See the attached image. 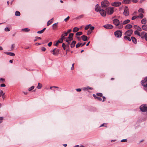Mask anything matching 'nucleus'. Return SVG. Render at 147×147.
Instances as JSON below:
<instances>
[{
  "instance_id": "b1692460",
  "label": "nucleus",
  "mask_w": 147,
  "mask_h": 147,
  "mask_svg": "<svg viewBox=\"0 0 147 147\" xmlns=\"http://www.w3.org/2000/svg\"><path fill=\"white\" fill-rule=\"evenodd\" d=\"M142 28L143 30L147 31V25H143L142 26Z\"/></svg>"
},
{
  "instance_id": "72a5a7b5",
  "label": "nucleus",
  "mask_w": 147,
  "mask_h": 147,
  "mask_svg": "<svg viewBox=\"0 0 147 147\" xmlns=\"http://www.w3.org/2000/svg\"><path fill=\"white\" fill-rule=\"evenodd\" d=\"M140 32H139L138 31L136 30L134 32V34L135 35H138L139 36H140Z\"/></svg>"
},
{
  "instance_id": "1a4fd4ad",
  "label": "nucleus",
  "mask_w": 147,
  "mask_h": 147,
  "mask_svg": "<svg viewBox=\"0 0 147 147\" xmlns=\"http://www.w3.org/2000/svg\"><path fill=\"white\" fill-rule=\"evenodd\" d=\"M100 15L103 17H105L106 16V10L103 9H101L99 11Z\"/></svg>"
},
{
  "instance_id": "680f3d73",
  "label": "nucleus",
  "mask_w": 147,
  "mask_h": 147,
  "mask_svg": "<svg viewBox=\"0 0 147 147\" xmlns=\"http://www.w3.org/2000/svg\"><path fill=\"white\" fill-rule=\"evenodd\" d=\"M102 98H103L102 101L104 102V101H105V100H106V98H105V97L104 96H102Z\"/></svg>"
},
{
  "instance_id": "69168bd1",
  "label": "nucleus",
  "mask_w": 147,
  "mask_h": 147,
  "mask_svg": "<svg viewBox=\"0 0 147 147\" xmlns=\"http://www.w3.org/2000/svg\"><path fill=\"white\" fill-rule=\"evenodd\" d=\"M71 31V29H69L67 31V32H66L67 34H68Z\"/></svg>"
},
{
  "instance_id": "a18cd8bd",
  "label": "nucleus",
  "mask_w": 147,
  "mask_h": 147,
  "mask_svg": "<svg viewBox=\"0 0 147 147\" xmlns=\"http://www.w3.org/2000/svg\"><path fill=\"white\" fill-rule=\"evenodd\" d=\"M144 38H145L146 40L147 41V32H146L145 36H144Z\"/></svg>"
},
{
  "instance_id": "ddd939ff",
  "label": "nucleus",
  "mask_w": 147,
  "mask_h": 147,
  "mask_svg": "<svg viewBox=\"0 0 147 147\" xmlns=\"http://www.w3.org/2000/svg\"><path fill=\"white\" fill-rule=\"evenodd\" d=\"M104 27L107 29H111L113 28V26L111 24H107L103 26Z\"/></svg>"
},
{
  "instance_id": "4468645a",
  "label": "nucleus",
  "mask_w": 147,
  "mask_h": 147,
  "mask_svg": "<svg viewBox=\"0 0 147 147\" xmlns=\"http://www.w3.org/2000/svg\"><path fill=\"white\" fill-rule=\"evenodd\" d=\"M93 96L94 97L95 99H97L98 101H100L102 100V98L101 97L97 96L95 94H93Z\"/></svg>"
},
{
  "instance_id": "e2e57ef3",
  "label": "nucleus",
  "mask_w": 147,
  "mask_h": 147,
  "mask_svg": "<svg viewBox=\"0 0 147 147\" xmlns=\"http://www.w3.org/2000/svg\"><path fill=\"white\" fill-rule=\"evenodd\" d=\"M0 80L1 81H2L3 82H4L5 81L4 79L2 78H0Z\"/></svg>"
},
{
  "instance_id": "f704fd0d",
  "label": "nucleus",
  "mask_w": 147,
  "mask_h": 147,
  "mask_svg": "<svg viewBox=\"0 0 147 147\" xmlns=\"http://www.w3.org/2000/svg\"><path fill=\"white\" fill-rule=\"evenodd\" d=\"M142 13H140L139 15L137 16L138 18H140L141 19L142 18L144 17V15Z\"/></svg>"
},
{
  "instance_id": "9d476101",
  "label": "nucleus",
  "mask_w": 147,
  "mask_h": 147,
  "mask_svg": "<svg viewBox=\"0 0 147 147\" xmlns=\"http://www.w3.org/2000/svg\"><path fill=\"white\" fill-rule=\"evenodd\" d=\"M113 23L116 26H120V23L119 21L117 19H114L113 20Z\"/></svg>"
},
{
  "instance_id": "37998d69",
  "label": "nucleus",
  "mask_w": 147,
  "mask_h": 147,
  "mask_svg": "<svg viewBox=\"0 0 147 147\" xmlns=\"http://www.w3.org/2000/svg\"><path fill=\"white\" fill-rule=\"evenodd\" d=\"M91 25L90 24L89 25H87L85 28V30H88L89 28V26H90Z\"/></svg>"
},
{
  "instance_id": "774afa93",
  "label": "nucleus",
  "mask_w": 147,
  "mask_h": 147,
  "mask_svg": "<svg viewBox=\"0 0 147 147\" xmlns=\"http://www.w3.org/2000/svg\"><path fill=\"white\" fill-rule=\"evenodd\" d=\"M0 86L2 87H4L5 86V84H1Z\"/></svg>"
},
{
  "instance_id": "7c9ffc66",
  "label": "nucleus",
  "mask_w": 147,
  "mask_h": 147,
  "mask_svg": "<svg viewBox=\"0 0 147 147\" xmlns=\"http://www.w3.org/2000/svg\"><path fill=\"white\" fill-rule=\"evenodd\" d=\"M42 87V85L41 84L38 83V85L37 87V88L38 89H40Z\"/></svg>"
},
{
  "instance_id": "20e7f679",
  "label": "nucleus",
  "mask_w": 147,
  "mask_h": 147,
  "mask_svg": "<svg viewBox=\"0 0 147 147\" xmlns=\"http://www.w3.org/2000/svg\"><path fill=\"white\" fill-rule=\"evenodd\" d=\"M130 22V20H129L127 19L126 20L124 21L122 23H120V26L118 27L119 29H121L123 28V25L127 24L129 23Z\"/></svg>"
},
{
  "instance_id": "9b49d317",
  "label": "nucleus",
  "mask_w": 147,
  "mask_h": 147,
  "mask_svg": "<svg viewBox=\"0 0 147 147\" xmlns=\"http://www.w3.org/2000/svg\"><path fill=\"white\" fill-rule=\"evenodd\" d=\"M121 4V3L120 2H115L112 3V5L113 6L118 7Z\"/></svg>"
},
{
  "instance_id": "a878e982",
  "label": "nucleus",
  "mask_w": 147,
  "mask_h": 147,
  "mask_svg": "<svg viewBox=\"0 0 147 147\" xmlns=\"http://www.w3.org/2000/svg\"><path fill=\"white\" fill-rule=\"evenodd\" d=\"M138 12L141 13H144V9L142 8H140L138 10Z\"/></svg>"
},
{
  "instance_id": "a211bd4d",
  "label": "nucleus",
  "mask_w": 147,
  "mask_h": 147,
  "mask_svg": "<svg viewBox=\"0 0 147 147\" xmlns=\"http://www.w3.org/2000/svg\"><path fill=\"white\" fill-rule=\"evenodd\" d=\"M131 0H123L122 3L126 4H129L131 2Z\"/></svg>"
},
{
  "instance_id": "c85d7f7f",
  "label": "nucleus",
  "mask_w": 147,
  "mask_h": 147,
  "mask_svg": "<svg viewBox=\"0 0 147 147\" xmlns=\"http://www.w3.org/2000/svg\"><path fill=\"white\" fill-rule=\"evenodd\" d=\"M30 30V29L28 28H25L22 29V31H24L25 32H28Z\"/></svg>"
},
{
  "instance_id": "0e129e2a",
  "label": "nucleus",
  "mask_w": 147,
  "mask_h": 147,
  "mask_svg": "<svg viewBox=\"0 0 147 147\" xmlns=\"http://www.w3.org/2000/svg\"><path fill=\"white\" fill-rule=\"evenodd\" d=\"M76 90L77 92H80L81 90V89L80 88H77L76 89Z\"/></svg>"
},
{
  "instance_id": "f3484780",
  "label": "nucleus",
  "mask_w": 147,
  "mask_h": 147,
  "mask_svg": "<svg viewBox=\"0 0 147 147\" xmlns=\"http://www.w3.org/2000/svg\"><path fill=\"white\" fill-rule=\"evenodd\" d=\"M134 27L136 29H137L138 31H141L142 30V28L139 26L137 25H134Z\"/></svg>"
},
{
  "instance_id": "c9c22d12",
  "label": "nucleus",
  "mask_w": 147,
  "mask_h": 147,
  "mask_svg": "<svg viewBox=\"0 0 147 147\" xmlns=\"http://www.w3.org/2000/svg\"><path fill=\"white\" fill-rule=\"evenodd\" d=\"M15 15L16 16H19L20 15V13L18 11H16L15 13Z\"/></svg>"
},
{
  "instance_id": "3c124183",
  "label": "nucleus",
  "mask_w": 147,
  "mask_h": 147,
  "mask_svg": "<svg viewBox=\"0 0 147 147\" xmlns=\"http://www.w3.org/2000/svg\"><path fill=\"white\" fill-rule=\"evenodd\" d=\"M55 49H54L52 51H51V53H52L53 55H55Z\"/></svg>"
},
{
  "instance_id": "4d7b16f0",
  "label": "nucleus",
  "mask_w": 147,
  "mask_h": 147,
  "mask_svg": "<svg viewBox=\"0 0 147 147\" xmlns=\"http://www.w3.org/2000/svg\"><path fill=\"white\" fill-rule=\"evenodd\" d=\"M43 31L42 30H40V31H38L37 32V33H38V34H42V33H43Z\"/></svg>"
},
{
  "instance_id": "f03ea898",
  "label": "nucleus",
  "mask_w": 147,
  "mask_h": 147,
  "mask_svg": "<svg viewBox=\"0 0 147 147\" xmlns=\"http://www.w3.org/2000/svg\"><path fill=\"white\" fill-rule=\"evenodd\" d=\"M106 13L108 15H112L114 12V9L113 7H109L105 9Z\"/></svg>"
},
{
  "instance_id": "49530a36",
  "label": "nucleus",
  "mask_w": 147,
  "mask_h": 147,
  "mask_svg": "<svg viewBox=\"0 0 147 147\" xmlns=\"http://www.w3.org/2000/svg\"><path fill=\"white\" fill-rule=\"evenodd\" d=\"M34 87L33 86H32L29 88L28 90L29 91H30L32 90H33V89H34Z\"/></svg>"
},
{
  "instance_id": "338daca9",
  "label": "nucleus",
  "mask_w": 147,
  "mask_h": 147,
  "mask_svg": "<svg viewBox=\"0 0 147 147\" xmlns=\"http://www.w3.org/2000/svg\"><path fill=\"white\" fill-rule=\"evenodd\" d=\"M5 95V93H3L2 95H1V96L3 98V99H4L5 98V96H4Z\"/></svg>"
},
{
  "instance_id": "5fc2aeb1",
  "label": "nucleus",
  "mask_w": 147,
  "mask_h": 147,
  "mask_svg": "<svg viewBox=\"0 0 147 147\" xmlns=\"http://www.w3.org/2000/svg\"><path fill=\"white\" fill-rule=\"evenodd\" d=\"M127 139H123L121 140V142H127Z\"/></svg>"
},
{
  "instance_id": "aec40b11",
  "label": "nucleus",
  "mask_w": 147,
  "mask_h": 147,
  "mask_svg": "<svg viewBox=\"0 0 147 147\" xmlns=\"http://www.w3.org/2000/svg\"><path fill=\"white\" fill-rule=\"evenodd\" d=\"M130 36H125L124 37V39L125 40H128L129 41H131V38L129 37Z\"/></svg>"
},
{
  "instance_id": "bb28decb",
  "label": "nucleus",
  "mask_w": 147,
  "mask_h": 147,
  "mask_svg": "<svg viewBox=\"0 0 147 147\" xmlns=\"http://www.w3.org/2000/svg\"><path fill=\"white\" fill-rule=\"evenodd\" d=\"M79 29L77 27H74L73 30V31L74 32H76L79 30Z\"/></svg>"
},
{
  "instance_id": "7ed1b4c3",
  "label": "nucleus",
  "mask_w": 147,
  "mask_h": 147,
  "mask_svg": "<svg viewBox=\"0 0 147 147\" xmlns=\"http://www.w3.org/2000/svg\"><path fill=\"white\" fill-rule=\"evenodd\" d=\"M114 34L116 37L119 38L121 36L122 32L120 30H117L115 32Z\"/></svg>"
},
{
  "instance_id": "5701e85b",
  "label": "nucleus",
  "mask_w": 147,
  "mask_h": 147,
  "mask_svg": "<svg viewBox=\"0 0 147 147\" xmlns=\"http://www.w3.org/2000/svg\"><path fill=\"white\" fill-rule=\"evenodd\" d=\"M53 21V18H52L50 20H49L47 22V26H48L50 25Z\"/></svg>"
},
{
  "instance_id": "603ef678",
  "label": "nucleus",
  "mask_w": 147,
  "mask_h": 147,
  "mask_svg": "<svg viewBox=\"0 0 147 147\" xmlns=\"http://www.w3.org/2000/svg\"><path fill=\"white\" fill-rule=\"evenodd\" d=\"M89 88H88V86L87 87H84V88H83V89L84 90H89V89H88Z\"/></svg>"
},
{
  "instance_id": "13d9d810",
  "label": "nucleus",
  "mask_w": 147,
  "mask_h": 147,
  "mask_svg": "<svg viewBox=\"0 0 147 147\" xmlns=\"http://www.w3.org/2000/svg\"><path fill=\"white\" fill-rule=\"evenodd\" d=\"M46 50V48L44 47H42L41 48V50L42 51H45Z\"/></svg>"
},
{
  "instance_id": "8fccbe9b",
  "label": "nucleus",
  "mask_w": 147,
  "mask_h": 147,
  "mask_svg": "<svg viewBox=\"0 0 147 147\" xmlns=\"http://www.w3.org/2000/svg\"><path fill=\"white\" fill-rule=\"evenodd\" d=\"M92 32V31L89 30L87 32V35H89Z\"/></svg>"
},
{
  "instance_id": "2eb2a0df",
  "label": "nucleus",
  "mask_w": 147,
  "mask_h": 147,
  "mask_svg": "<svg viewBox=\"0 0 147 147\" xmlns=\"http://www.w3.org/2000/svg\"><path fill=\"white\" fill-rule=\"evenodd\" d=\"M146 32H142L141 33H140L139 36L142 39H144V36H145Z\"/></svg>"
},
{
  "instance_id": "4c0bfd02",
  "label": "nucleus",
  "mask_w": 147,
  "mask_h": 147,
  "mask_svg": "<svg viewBox=\"0 0 147 147\" xmlns=\"http://www.w3.org/2000/svg\"><path fill=\"white\" fill-rule=\"evenodd\" d=\"M82 45V43L81 42H78L76 45V47L77 48L79 47Z\"/></svg>"
},
{
  "instance_id": "6ab92c4d",
  "label": "nucleus",
  "mask_w": 147,
  "mask_h": 147,
  "mask_svg": "<svg viewBox=\"0 0 147 147\" xmlns=\"http://www.w3.org/2000/svg\"><path fill=\"white\" fill-rule=\"evenodd\" d=\"M132 27V26L131 24H128L126 25L125 27V29H129L131 28Z\"/></svg>"
},
{
  "instance_id": "bf43d9fd",
  "label": "nucleus",
  "mask_w": 147,
  "mask_h": 147,
  "mask_svg": "<svg viewBox=\"0 0 147 147\" xmlns=\"http://www.w3.org/2000/svg\"><path fill=\"white\" fill-rule=\"evenodd\" d=\"M52 42H50L48 44V46L49 47H50L52 44Z\"/></svg>"
},
{
  "instance_id": "393cba45",
  "label": "nucleus",
  "mask_w": 147,
  "mask_h": 147,
  "mask_svg": "<svg viewBox=\"0 0 147 147\" xmlns=\"http://www.w3.org/2000/svg\"><path fill=\"white\" fill-rule=\"evenodd\" d=\"M76 43V41H75L74 40L71 43V44H70L71 47V48H72L74 47Z\"/></svg>"
},
{
  "instance_id": "f8f14e48",
  "label": "nucleus",
  "mask_w": 147,
  "mask_h": 147,
  "mask_svg": "<svg viewBox=\"0 0 147 147\" xmlns=\"http://www.w3.org/2000/svg\"><path fill=\"white\" fill-rule=\"evenodd\" d=\"M101 9V7H100L98 4H97L96 5L95 7V11L97 12H98Z\"/></svg>"
},
{
  "instance_id": "4be33fe9",
  "label": "nucleus",
  "mask_w": 147,
  "mask_h": 147,
  "mask_svg": "<svg viewBox=\"0 0 147 147\" xmlns=\"http://www.w3.org/2000/svg\"><path fill=\"white\" fill-rule=\"evenodd\" d=\"M147 82V77L145 78L143 80L141 81L142 85L144 84H145L146 82Z\"/></svg>"
},
{
  "instance_id": "423d86ee",
  "label": "nucleus",
  "mask_w": 147,
  "mask_h": 147,
  "mask_svg": "<svg viewBox=\"0 0 147 147\" xmlns=\"http://www.w3.org/2000/svg\"><path fill=\"white\" fill-rule=\"evenodd\" d=\"M140 108L141 111H146L147 110V105H142L140 107Z\"/></svg>"
},
{
  "instance_id": "c03bdc74",
  "label": "nucleus",
  "mask_w": 147,
  "mask_h": 147,
  "mask_svg": "<svg viewBox=\"0 0 147 147\" xmlns=\"http://www.w3.org/2000/svg\"><path fill=\"white\" fill-rule=\"evenodd\" d=\"M137 18H138V16H135L133 17H132L131 18V20H134L136 19Z\"/></svg>"
},
{
  "instance_id": "864d4df0",
  "label": "nucleus",
  "mask_w": 147,
  "mask_h": 147,
  "mask_svg": "<svg viewBox=\"0 0 147 147\" xmlns=\"http://www.w3.org/2000/svg\"><path fill=\"white\" fill-rule=\"evenodd\" d=\"M145 88H147V83L146 84H143L142 85Z\"/></svg>"
},
{
  "instance_id": "412c9836",
  "label": "nucleus",
  "mask_w": 147,
  "mask_h": 147,
  "mask_svg": "<svg viewBox=\"0 0 147 147\" xmlns=\"http://www.w3.org/2000/svg\"><path fill=\"white\" fill-rule=\"evenodd\" d=\"M81 37L84 41H86L87 40V37L86 36L82 35L81 36Z\"/></svg>"
},
{
  "instance_id": "f257e3e1",
  "label": "nucleus",
  "mask_w": 147,
  "mask_h": 147,
  "mask_svg": "<svg viewBox=\"0 0 147 147\" xmlns=\"http://www.w3.org/2000/svg\"><path fill=\"white\" fill-rule=\"evenodd\" d=\"M109 4V1L107 0L102 1L101 3V7L102 8H107Z\"/></svg>"
},
{
  "instance_id": "79ce46f5",
  "label": "nucleus",
  "mask_w": 147,
  "mask_h": 147,
  "mask_svg": "<svg viewBox=\"0 0 147 147\" xmlns=\"http://www.w3.org/2000/svg\"><path fill=\"white\" fill-rule=\"evenodd\" d=\"M63 39L61 38L59 40H58L57 42L58 43H62L63 42Z\"/></svg>"
},
{
  "instance_id": "dca6fc26",
  "label": "nucleus",
  "mask_w": 147,
  "mask_h": 147,
  "mask_svg": "<svg viewBox=\"0 0 147 147\" xmlns=\"http://www.w3.org/2000/svg\"><path fill=\"white\" fill-rule=\"evenodd\" d=\"M131 40L132 42L135 44H136L137 43V40L136 38L134 37L131 36Z\"/></svg>"
},
{
  "instance_id": "e433bc0d",
  "label": "nucleus",
  "mask_w": 147,
  "mask_h": 147,
  "mask_svg": "<svg viewBox=\"0 0 147 147\" xmlns=\"http://www.w3.org/2000/svg\"><path fill=\"white\" fill-rule=\"evenodd\" d=\"M55 55H57L59 52V50L58 49H55Z\"/></svg>"
},
{
  "instance_id": "de8ad7c7",
  "label": "nucleus",
  "mask_w": 147,
  "mask_h": 147,
  "mask_svg": "<svg viewBox=\"0 0 147 147\" xmlns=\"http://www.w3.org/2000/svg\"><path fill=\"white\" fill-rule=\"evenodd\" d=\"M15 47V44H13L11 45V50H13V49Z\"/></svg>"
},
{
  "instance_id": "39448f33",
  "label": "nucleus",
  "mask_w": 147,
  "mask_h": 147,
  "mask_svg": "<svg viewBox=\"0 0 147 147\" xmlns=\"http://www.w3.org/2000/svg\"><path fill=\"white\" fill-rule=\"evenodd\" d=\"M73 33H70L69 36L68 37V38L69 39L68 40L66 39V42H68V45H69L70 43V42L71 40H72L73 39V36L74 35Z\"/></svg>"
},
{
  "instance_id": "cd10ccee",
  "label": "nucleus",
  "mask_w": 147,
  "mask_h": 147,
  "mask_svg": "<svg viewBox=\"0 0 147 147\" xmlns=\"http://www.w3.org/2000/svg\"><path fill=\"white\" fill-rule=\"evenodd\" d=\"M68 34L66 32H65L64 34H62L61 36V38H62V39L65 38L64 37L65 36H67Z\"/></svg>"
},
{
  "instance_id": "0eeeda50",
  "label": "nucleus",
  "mask_w": 147,
  "mask_h": 147,
  "mask_svg": "<svg viewBox=\"0 0 147 147\" xmlns=\"http://www.w3.org/2000/svg\"><path fill=\"white\" fill-rule=\"evenodd\" d=\"M133 30L132 29H130L127 31L125 33V36H130L133 32Z\"/></svg>"
},
{
  "instance_id": "c756f323",
  "label": "nucleus",
  "mask_w": 147,
  "mask_h": 147,
  "mask_svg": "<svg viewBox=\"0 0 147 147\" xmlns=\"http://www.w3.org/2000/svg\"><path fill=\"white\" fill-rule=\"evenodd\" d=\"M146 18L142 19L141 21V22L142 24H145L146 23Z\"/></svg>"
},
{
  "instance_id": "ea45409f",
  "label": "nucleus",
  "mask_w": 147,
  "mask_h": 147,
  "mask_svg": "<svg viewBox=\"0 0 147 147\" xmlns=\"http://www.w3.org/2000/svg\"><path fill=\"white\" fill-rule=\"evenodd\" d=\"M83 17H84V15H80L79 16H78L77 17H76V19H78L80 18H83Z\"/></svg>"
},
{
  "instance_id": "6e6552de",
  "label": "nucleus",
  "mask_w": 147,
  "mask_h": 147,
  "mask_svg": "<svg viewBox=\"0 0 147 147\" xmlns=\"http://www.w3.org/2000/svg\"><path fill=\"white\" fill-rule=\"evenodd\" d=\"M123 13L124 15L125 16H128L129 15L128 8L127 6H125V7Z\"/></svg>"
},
{
  "instance_id": "58836bf2",
  "label": "nucleus",
  "mask_w": 147,
  "mask_h": 147,
  "mask_svg": "<svg viewBox=\"0 0 147 147\" xmlns=\"http://www.w3.org/2000/svg\"><path fill=\"white\" fill-rule=\"evenodd\" d=\"M82 32H79L76 33V35L77 36H80L82 35Z\"/></svg>"
},
{
  "instance_id": "052dcab7",
  "label": "nucleus",
  "mask_w": 147,
  "mask_h": 147,
  "mask_svg": "<svg viewBox=\"0 0 147 147\" xmlns=\"http://www.w3.org/2000/svg\"><path fill=\"white\" fill-rule=\"evenodd\" d=\"M69 18V17L68 16L66 18L64 19V21L66 22L67 20H68Z\"/></svg>"
},
{
  "instance_id": "09e8293b",
  "label": "nucleus",
  "mask_w": 147,
  "mask_h": 147,
  "mask_svg": "<svg viewBox=\"0 0 147 147\" xmlns=\"http://www.w3.org/2000/svg\"><path fill=\"white\" fill-rule=\"evenodd\" d=\"M5 30L6 32H8L10 30L9 28L8 27H6L5 28Z\"/></svg>"
},
{
  "instance_id": "a19ab883",
  "label": "nucleus",
  "mask_w": 147,
  "mask_h": 147,
  "mask_svg": "<svg viewBox=\"0 0 147 147\" xmlns=\"http://www.w3.org/2000/svg\"><path fill=\"white\" fill-rule=\"evenodd\" d=\"M96 95L97 96H98L100 97H102V94L101 93H97Z\"/></svg>"
},
{
  "instance_id": "6e6d98bb",
  "label": "nucleus",
  "mask_w": 147,
  "mask_h": 147,
  "mask_svg": "<svg viewBox=\"0 0 147 147\" xmlns=\"http://www.w3.org/2000/svg\"><path fill=\"white\" fill-rule=\"evenodd\" d=\"M94 28V26H91L90 28V30L92 31L93 30Z\"/></svg>"
},
{
  "instance_id": "2f4dec72",
  "label": "nucleus",
  "mask_w": 147,
  "mask_h": 147,
  "mask_svg": "<svg viewBox=\"0 0 147 147\" xmlns=\"http://www.w3.org/2000/svg\"><path fill=\"white\" fill-rule=\"evenodd\" d=\"M57 24H58V23H55L52 26L53 27V29H55L56 28V27H57Z\"/></svg>"
},
{
  "instance_id": "473e14b6",
  "label": "nucleus",
  "mask_w": 147,
  "mask_h": 147,
  "mask_svg": "<svg viewBox=\"0 0 147 147\" xmlns=\"http://www.w3.org/2000/svg\"><path fill=\"white\" fill-rule=\"evenodd\" d=\"M7 54L10 56H15V54L14 53L11 52H8Z\"/></svg>"
}]
</instances>
